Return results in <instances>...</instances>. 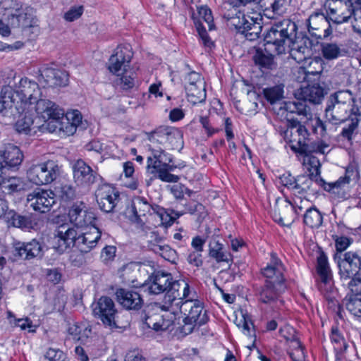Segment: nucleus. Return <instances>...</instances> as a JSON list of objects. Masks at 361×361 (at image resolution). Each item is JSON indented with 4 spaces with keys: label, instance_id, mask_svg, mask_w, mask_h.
Listing matches in <instances>:
<instances>
[{
    "label": "nucleus",
    "instance_id": "7c9ffc66",
    "mask_svg": "<svg viewBox=\"0 0 361 361\" xmlns=\"http://www.w3.org/2000/svg\"><path fill=\"white\" fill-rule=\"evenodd\" d=\"M291 0H260L264 15L269 18H274L283 15L290 4Z\"/></svg>",
    "mask_w": 361,
    "mask_h": 361
},
{
    "label": "nucleus",
    "instance_id": "052dcab7",
    "mask_svg": "<svg viewBox=\"0 0 361 361\" xmlns=\"http://www.w3.org/2000/svg\"><path fill=\"white\" fill-rule=\"evenodd\" d=\"M185 210L191 214L198 216L199 218H204L207 215L204 206L197 202H191L185 204Z\"/></svg>",
    "mask_w": 361,
    "mask_h": 361
},
{
    "label": "nucleus",
    "instance_id": "79ce46f5",
    "mask_svg": "<svg viewBox=\"0 0 361 361\" xmlns=\"http://www.w3.org/2000/svg\"><path fill=\"white\" fill-rule=\"evenodd\" d=\"M322 53L326 59L333 60L344 56L345 51L342 44L334 42H324L322 44Z\"/></svg>",
    "mask_w": 361,
    "mask_h": 361
},
{
    "label": "nucleus",
    "instance_id": "603ef678",
    "mask_svg": "<svg viewBox=\"0 0 361 361\" xmlns=\"http://www.w3.org/2000/svg\"><path fill=\"white\" fill-rule=\"evenodd\" d=\"M322 64L320 63V66L317 65H312L310 66L308 63H303L300 67L298 68V72L301 75L298 78V80L300 82H302L306 80L307 76L308 75H316L321 73L322 71Z\"/></svg>",
    "mask_w": 361,
    "mask_h": 361
},
{
    "label": "nucleus",
    "instance_id": "423d86ee",
    "mask_svg": "<svg viewBox=\"0 0 361 361\" xmlns=\"http://www.w3.org/2000/svg\"><path fill=\"white\" fill-rule=\"evenodd\" d=\"M326 120L337 125L354 116H361V108L350 90H339L330 95L325 109Z\"/></svg>",
    "mask_w": 361,
    "mask_h": 361
},
{
    "label": "nucleus",
    "instance_id": "c85d7f7f",
    "mask_svg": "<svg viewBox=\"0 0 361 361\" xmlns=\"http://www.w3.org/2000/svg\"><path fill=\"white\" fill-rule=\"evenodd\" d=\"M350 177L348 172L346 171L344 176L340 177L336 181L326 183L324 180V183H319L325 190L334 194L338 199H348L350 195L349 192V183Z\"/></svg>",
    "mask_w": 361,
    "mask_h": 361
},
{
    "label": "nucleus",
    "instance_id": "6ab92c4d",
    "mask_svg": "<svg viewBox=\"0 0 361 361\" xmlns=\"http://www.w3.org/2000/svg\"><path fill=\"white\" fill-rule=\"evenodd\" d=\"M197 13L200 19L195 20L197 30L204 46L210 47L213 42L207 33V27L209 30H214V18L212 11L207 6H202L197 8Z\"/></svg>",
    "mask_w": 361,
    "mask_h": 361
},
{
    "label": "nucleus",
    "instance_id": "f704fd0d",
    "mask_svg": "<svg viewBox=\"0 0 361 361\" xmlns=\"http://www.w3.org/2000/svg\"><path fill=\"white\" fill-rule=\"evenodd\" d=\"M316 185L319 184L315 182L314 177L310 174L299 176L296 178L293 193L300 196H304L307 192L314 193L317 191Z\"/></svg>",
    "mask_w": 361,
    "mask_h": 361
},
{
    "label": "nucleus",
    "instance_id": "4d7b16f0",
    "mask_svg": "<svg viewBox=\"0 0 361 361\" xmlns=\"http://www.w3.org/2000/svg\"><path fill=\"white\" fill-rule=\"evenodd\" d=\"M331 342L334 343V349L336 351L342 352L347 348L344 338L338 332L337 329L332 328L331 335Z\"/></svg>",
    "mask_w": 361,
    "mask_h": 361
},
{
    "label": "nucleus",
    "instance_id": "e2e57ef3",
    "mask_svg": "<svg viewBox=\"0 0 361 361\" xmlns=\"http://www.w3.org/2000/svg\"><path fill=\"white\" fill-rule=\"evenodd\" d=\"M171 314L173 315H171V317L168 319H165L164 315L161 316L158 314L157 319H158L157 324L159 326L156 325L154 330L156 331H166L172 326L173 325L175 316L173 313Z\"/></svg>",
    "mask_w": 361,
    "mask_h": 361
},
{
    "label": "nucleus",
    "instance_id": "864d4df0",
    "mask_svg": "<svg viewBox=\"0 0 361 361\" xmlns=\"http://www.w3.org/2000/svg\"><path fill=\"white\" fill-rule=\"evenodd\" d=\"M8 319L10 324L14 326H19L22 330L27 329L29 332H35L36 326L32 324V321L28 318L15 319L11 312H8Z\"/></svg>",
    "mask_w": 361,
    "mask_h": 361
},
{
    "label": "nucleus",
    "instance_id": "7ed1b4c3",
    "mask_svg": "<svg viewBox=\"0 0 361 361\" xmlns=\"http://www.w3.org/2000/svg\"><path fill=\"white\" fill-rule=\"evenodd\" d=\"M147 289L151 294L158 295L166 293L159 304L162 310H170L173 306H178L181 299L190 294V286L185 281H173L171 274L154 273L149 279Z\"/></svg>",
    "mask_w": 361,
    "mask_h": 361
},
{
    "label": "nucleus",
    "instance_id": "09e8293b",
    "mask_svg": "<svg viewBox=\"0 0 361 361\" xmlns=\"http://www.w3.org/2000/svg\"><path fill=\"white\" fill-rule=\"evenodd\" d=\"M305 163L308 166L309 174L314 177L315 182L317 183H324V180L320 176V163L317 158L314 157H307L305 159Z\"/></svg>",
    "mask_w": 361,
    "mask_h": 361
},
{
    "label": "nucleus",
    "instance_id": "ddd939ff",
    "mask_svg": "<svg viewBox=\"0 0 361 361\" xmlns=\"http://www.w3.org/2000/svg\"><path fill=\"white\" fill-rule=\"evenodd\" d=\"M55 195L50 190L36 188L27 195V207L39 213L49 212L55 204Z\"/></svg>",
    "mask_w": 361,
    "mask_h": 361
},
{
    "label": "nucleus",
    "instance_id": "a211bd4d",
    "mask_svg": "<svg viewBox=\"0 0 361 361\" xmlns=\"http://www.w3.org/2000/svg\"><path fill=\"white\" fill-rule=\"evenodd\" d=\"M285 288V283L265 281V283L258 289L257 295L258 300L261 303L271 307L277 306L279 302L282 303L280 297Z\"/></svg>",
    "mask_w": 361,
    "mask_h": 361
},
{
    "label": "nucleus",
    "instance_id": "c9c22d12",
    "mask_svg": "<svg viewBox=\"0 0 361 361\" xmlns=\"http://www.w3.org/2000/svg\"><path fill=\"white\" fill-rule=\"evenodd\" d=\"M310 53V49L305 45H298L297 47H292L290 50V57L298 63H308L310 66L312 65L320 66V60L311 58Z\"/></svg>",
    "mask_w": 361,
    "mask_h": 361
},
{
    "label": "nucleus",
    "instance_id": "49530a36",
    "mask_svg": "<svg viewBox=\"0 0 361 361\" xmlns=\"http://www.w3.org/2000/svg\"><path fill=\"white\" fill-rule=\"evenodd\" d=\"M284 85L279 84L263 90L264 98L270 103L275 104L283 98Z\"/></svg>",
    "mask_w": 361,
    "mask_h": 361
},
{
    "label": "nucleus",
    "instance_id": "774afa93",
    "mask_svg": "<svg viewBox=\"0 0 361 361\" xmlns=\"http://www.w3.org/2000/svg\"><path fill=\"white\" fill-rule=\"evenodd\" d=\"M354 20L352 22V27L354 32L361 35V8H355L353 13Z\"/></svg>",
    "mask_w": 361,
    "mask_h": 361
},
{
    "label": "nucleus",
    "instance_id": "13d9d810",
    "mask_svg": "<svg viewBox=\"0 0 361 361\" xmlns=\"http://www.w3.org/2000/svg\"><path fill=\"white\" fill-rule=\"evenodd\" d=\"M237 326L241 329L243 333L250 338L255 337V331L254 329L253 323L250 319H248L242 315V319L238 323H236Z\"/></svg>",
    "mask_w": 361,
    "mask_h": 361
},
{
    "label": "nucleus",
    "instance_id": "58836bf2",
    "mask_svg": "<svg viewBox=\"0 0 361 361\" xmlns=\"http://www.w3.org/2000/svg\"><path fill=\"white\" fill-rule=\"evenodd\" d=\"M32 110L33 109H26L23 113H19L15 117L8 116L13 119H16L17 116L18 117L16 126L19 133H30L34 129V127H32L33 119L30 114Z\"/></svg>",
    "mask_w": 361,
    "mask_h": 361
},
{
    "label": "nucleus",
    "instance_id": "de8ad7c7",
    "mask_svg": "<svg viewBox=\"0 0 361 361\" xmlns=\"http://www.w3.org/2000/svg\"><path fill=\"white\" fill-rule=\"evenodd\" d=\"M153 215L159 217V225L164 227L171 226L176 220V217L172 215L170 209H166L157 204L154 209Z\"/></svg>",
    "mask_w": 361,
    "mask_h": 361
},
{
    "label": "nucleus",
    "instance_id": "c756f323",
    "mask_svg": "<svg viewBox=\"0 0 361 361\" xmlns=\"http://www.w3.org/2000/svg\"><path fill=\"white\" fill-rule=\"evenodd\" d=\"M116 295L118 302L126 310H138L143 305L142 298L136 291L120 288L116 290Z\"/></svg>",
    "mask_w": 361,
    "mask_h": 361
},
{
    "label": "nucleus",
    "instance_id": "39448f33",
    "mask_svg": "<svg viewBox=\"0 0 361 361\" xmlns=\"http://www.w3.org/2000/svg\"><path fill=\"white\" fill-rule=\"evenodd\" d=\"M305 118L301 116L300 121L291 119L288 121V127L284 131L283 138L289 143L290 149L301 154L307 155L312 153L324 154L330 151L329 145L322 140L310 142L309 133L307 127L312 126L311 123H304Z\"/></svg>",
    "mask_w": 361,
    "mask_h": 361
},
{
    "label": "nucleus",
    "instance_id": "2eb2a0df",
    "mask_svg": "<svg viewBox=\"0 0 361 361\" xmlns=\"http://www.w3.org/2000/svg\"><path fill=\"white\" fill-rule=\"evenodd\" d=\"M156 206L157 204H152L144 197H134L130 207L132 213L130 220L141 226H143L147 221L148 216H153Z\"/></svg>",
    "mask_w": 361,
    "mask_h": 361
},
{
    "label": "nucleus",
    "instance_id": "680f3d73",
    "mask_svg": "<svg viewBox=\"0 0 361 361\" xmlns=\"http://www.w3.org/2000/svg\"><path fill=\"white\" fill-rule=\"evenodd\" d=\"M2 187L7 190L8 193L18 192L23 189L22 181L16 178H6Z\"/></svg>",
    "mask_w": 361,
    "mask_h": 361
},
{
    "label": "nucleus",
    "instance_id": "6e6d98bb",
    "mask_svg": "<svg viewBox=\"0 0 361 361\" xmlns=\"http://www.w3.org/2000/svg\"><path fill=\"white\" fill-rule=\"evenodd\" d=\"M135 73L132 71H126L118 76L117 84L123 90H129L135 86Z\"/></svg>",
    "mask_w": 361,
    "mask_h": 361
},
{
    "label": "nucleus",
    "instance_id": "a878e982",
    "mask_svg": "<svg viewBox=\"0 0 361 361\" xmlns=\"http://www.w3.org/2000/svg\"><path fill=\"white\" fill-rule=\"evenodd\" d=\"M307 25L309 33L318 39L329 36L331 32V26L323 14L314 13L307 20Z\"/></svg>",
    "mask_w": 361,
    "mask_h": 361
},
{
    "label": "nucleus",
    "instance_id": "5701e85b",
    "mask_svg": "<svg viewBox=\"0 0 361 361\" xmlns=\"http://www.w3.org/2000/svg\"><path fill=\"white\" fill-rule=\"evenodd\" d=\"M73 170L74 180L78 185L89 187L100 177L97 171H94L82 159L76 161Z\"/></svg>",
    "mask_w": 361,
    "mask_h": 361
},
{
    "label": "nucleus",
    "instance_id": "37998d69",
    "mask_svg": "<svg viewBox=\"0 0 361 361\" xmlns=\"http://www.w3.org/2000/svg\"><path fill=\"white\" fill-rule=\"evenodd\" d=\"M82 116L78 110L68 111L66 114V123L64 131L68 135H73L75 133L77 127L82 123Z\"/></svg>",
    "mask_w": 361,
    "mask_h": 361
},
{
    "label": "nucleus",
    "instance_id": "338daca9",
    "mask_svg": "<svg viewBox=\"0 0 361 361\" xmlns=\"http://www.w3.org/2000/svg\"><path fill=\"white\" fill-rule=\"evenodd\" d=\"M83 13V7H72L70 10L64 14V19L66 21L72 22L79 18Z\"/></svg>",
    "mask_w": 361,
    "mask_h": 361
},
{
    "label": "nucleus",
    "instance_id": "cd10ccee",
    "mask_svg": "<svg viewBox=\"0 0 361 361\" xmlns=\"http://www.w3.org/2000/svg\"><path fill=\"white\" fill-rule=\"evenodd\" d=\"M23 157L19 147L12 144H8L3 149H0V164L4 165L8 171L20 165Z\"/></svg>",
    "mask_w": 361,
    "mask_h": 361
},
{
    "label": "nucleus",
    "instance_id": "69168bd1",
    "mask_svg": "<svg viewBox=\"0 0 361 361\" xmlns=\"http://www.w3.org/2000/svg\"><path fill=\"white\" fill-rule=\"evenodd\" d=\"M334 238L336 250L339 252L346 250L352 243L351 239L345 236H335Z\"/></svg>",
    "mask_w": 361,
    "mask_h": 361
},
{
    "label": "nucleus",
    "instance_id": "c03bdc74",
    "mask_svg": "<svg viewBox=\"0 0 361 361\" xmlns=\"http://www.w3.org/2000/svg\"><path fill=\"white\" fill-rule=\"evenodd\" d=\"M323 221L321 212L315 207H310L307 209L304 216L303 221L305 225L310 228H319Z\"/></svg>",
    "mask_w": 361,
    "mask_h": 361
},
{
    "label": "nucleus",
    "instance_id": "f8f14e48",
    "mask_svg": "<svg viewBox=\"0 0 361 361\" xmlns=\"http://www.w3.org/2000/svg\"><path fill=\"white\" fill-rule=\"evenodd\" d=\"M92 307L94 316L100 319L105 326L120 327L118 311L111 298L102 296Z\"/></svg>",
    "mask_w": 361,
    "mask_h": 361
},
{
    "label": "nucleus",
    "instance_id": "bb28decb",
    "mask_svg": "<svg viewBox=\"0 0 361 361\" xmlns=\"http://www.w3.org/2000/svg\"><path fill=\"white\" fill-rule=\"evenodd\" d=\"M44 119H53L58 123V119H64V111L59 105L49 99H38L33 105V109Z\"/></svg>",
    "mask_w": 361,
    "mask_h": 361
},
{
    "label": "nucleus",
    "instance_id": "4c0bfd02",
    "mask_svg": "<svg viewBox=\"0 0 361 361\" xmlns=\"http://www.w3.org/2000/svg\"><path fill=\"white\" fill-rule=\"evenodd\" d=\"M188 99L195 104L204 102L206 99L205 84L185 85Z\"/></svg>",
    "mask_w": 361,
    "mask_h": 361
},
{
    "label": "nucleus",
    "instance_id": "412c9836",
    "mask_svg": "<svg viewBox=\"0 0 361 361\" xmlns=\"http://www.w3.org/2000/svg\"><path fill=\"white\" fill-rule=\"evenodd\" d=\"M285 271L284 264L275 252L270 253L267 265L261 269V273L266 278V281L281 283L285 282Z\"/></svg>",
    "mask_w": 361,
    "mask_h": 361
},
{
    "label": "nucleus",
    "instance_id": "20e7f679",
    "mask_svg": "<svg viewBox=\"0 0 361 361\" xmlns=\"http://www.w3.org/2000/svg\"><path fill=\"white\" fill-rule=\"evenodd\" d=\"M324 90L319 85H308L301 88V99H298L294 102H286L283 108L288 112L303 116L305 123L308 125L309 123H311L313 132L317 133L319 129V134L324 135L326 131V126L319 117L314 116L311 108L307 104V102L314 104H320L324 97Z\"/></svg>",
    "mask_w": 361,
    "mask_h": 361
},
{
    "label": "nucleus",
    "instance_id": "1a4fd4ad",
    "mask_svg": "<svg viewBox=\"0 0 361 361\" xmlns=\"http://www.w3.org/2000/svg\"><path fill=\"white\" fill-rule=\"evenodd\" d=\"M228 24L245 37L253 41L259 37L262 30V18L259 13L243 14L238 11L235 16L227 17Z\"/></svg>",
    "mask_w": 361,
    "mask_h": 361
},
{
    "label": "nucleus",
    "instance_id": "0e129e2a",
    "mask_svg": "<svg viewBox=\"0 0 361 361\" xmlns=\"http://www.w3.org/2000/svg\"><path fill=\"white\" fill-rule=\"evenodd\" d=\"M153 252L160 255L162 257L169 260L171 257H173L176 251L171 249L169 245H165L164 243L161 245L153 247Z\"/></svg>",
    "mask_w": 361,
    "mask_h": 361
},
{
    "label": "nucleus",
    "instance_id": "473e14b6",
    "mask_svg": "<svg viewBox=\"0 0 361 361\" xmlns=\"http://www.w3.org/2000/svg\"><path fill=\"white\" fill-rule=\"evenodd\" d=\"M14 252L15 255H18L25 259H30L42 256V246L35 240L27 243L17 242L14 243Z\"/></svg>",
    "mask_w": 361,
    "mask_h": 361
},
{
    "label": "nucleus",
    "instance_id": "aec40b11",
    "mask_svg": "<svg viewBox=\"0 0 361 361\" xmlns=\"http://www.w3.org/2000/svg\"><path fill=\"white\" fill-rule=\"evenodd\" d=\"M1 10L4 11L3 15L12 26H27V13L22 11L21 5L17 1L4 0L0 4Z\"/></svg>",
    "mask_w": 361,
    "mask_h": 361
},
{
    "label": "nucleus",
    "instance_id": "72a5a7b5",
    "mask_svg": "<svg viewBox=\"0 0 361 361\" xmlns=\"http://www.w3.org/2000/svg\"><path fill=\"white\" fill-rule=\"evenodd\" d=\"M78 233L77 231L67 225H61L57 231V237L59 238V246L68 248L71 246L75 247L76 239H78Z\"/></svg>",
    "mask_w": 361,
    "mask_h": 361
},
{
    "label": "nucleus",
    "instance_id": "a18cd8bd",
    "mask_svg": "<svg viewBox=\"0 0 361 361\" xmlns=\"http://www.w3.org/2000/svg\"><path fill=\"white\" fill-rule=\"evenodd\" d=\"M68 333L73 338L81 342H85L90 336L92 330L84 324H73L68 328Z\"/></svg>",
    "mask_w": 361,
    "mask_h": 361
},
{
    "label": "nucleus",
    "instance_id": "393cba45",
    "mask_svg": "<svg viewBox=\"0 0 361 361\" xmlns=\"http://www.w3.org/2000/svg\"><path fill=\"white\" fill-rule=\"evenodd\" d=\"M102 233L94 225L78 235L75 242V247L82 253H88L97 247L101 239Z\"/></svg>",
    "mask_w": 361,
    "mask_h": 361
},
{
    "label": "nucleus",
    "instance_id": "9d476101",
    "mask_svg": "<svg viewBox=\"0 0 361 361\" xmlns=\"http://www.w3.org/2000/svg\"><path fill=\"white\" fill-rule=\"evenodd\" d=\"M60 172V167L56 161L48 160L42 162H32L27 171V176L32 183L42 185L55 180Z\"/></svg>",
    "mask_w": 361,
    "mask_h": 361
},
{
    "label": "nucleus",
    "instance_id": "dca6fc26",
    "mask_svg": "<svg viewBox=\"0 0 361 361\" xmlns=\"http://www.w3.org/2000/svg\"><path fill=\"white\" fill-rule=\"evenodd\" d=\"M97 202L101 210L109 213L114 212L119 202V192L109 184L102 185L95 191Z\"/></svg>",
    "mask_w": 361,
    "mask_h": 361
},
{
    "label": "nucleus",
    "instance_id": "bf43d9fd",
    "mask_svg": "<svg viewBox=\"0 0 361 361\" xmlns=\"http://www.w3.org/2000/svg\"><path fill=\"white\" fill-rule=\"evenodd\" d=\"M341 259L348 263L357 272L360 271L361 268V257L356 252H347Z\"/></svg>",
    "mask_w": 361,
    "mask_h": 361
},
{
    "label": "nucleus",
    "instance_id": "b1692460",
    "mask_svg": "<svg viewBox=\"0 0 361 361\" xmlns=\"http://www.w3.org/2000/svg\"><path fill=\"white\" fill-rule=\"evenodd\" d=\"M70 221L78 227L94 225V214L87 210L83 202L75 203L68 212Z\"/></svg>",
    "mask_w": 361,
    "mask_h": 361
},
{
    "label": "nucleus",
    "instance_id": "8fccbe9b",
    "mask_svg": "<svg viewBox=\"0 0 361 361\" xmlns=\"http://www.w3.org/2000/svg\"><path fill=\"white\" fill-rule=\"evenodd\" d=\"M337 264L339 269V275L343 281H350L353 278L357 276V271L352 268L348 263L343 261L341 257L338 259Z\"/></svg>",
    "mask_w": 361,
    "mask_h": 361
},
{
    "label": "nucleus",
    "instance_id": "2f4dec72",
    "mask_svg": "<svg viewBox=\"0 0 361 361\" xmlns=\"http://www.w3.org/2000/svg\"><path fill=\"white\" fill-rule=\"evenodd\" d=\"M208 256L214 259L216 263L225 262L229 266L233 262L232 255L227 251L224 245L216 238L212 239L208 245Z\"/></svg>",
    "mask_w": 361,
    "mask_h": 361
},
{
    "label": "nucleus",
    "instance_id": "ea45409f",
    "mask_svg": "<svg viewBox=\"0 0 361 361\" xmlns=\"http://www.w3.org/2000/svg\"><path fill=\"white\" fill-rule=\"evenodd\" d=\"M7 222L11 226L20 228H30L32 227V221L30 216H23L14 211H9L5 216Z\"/></svg>",
    "mask_w": 361,
    "mask_h": 361
},
{
    "label": "nucleus",
    "instance_id": "3c124183",
    "mask_svg": "<svg viewBox=\"0 0 361 361\" xmlns=\"http://www.w3.org/2000/svg\"><path fill=\"white\" fill-rule=\"evenodd\" d=\"M349 119L350 120V123L343 128L341 133V137L348 141H350L353 137L357 134V128L361 116H354Z\"/></svg>",
    "mask_w": 361,
    "mask_h": 361
},
{
    "label": "nucleus",
    "instance_id": "f257e3e1",
    "mask_svg": "<svg viewBox=\"0 0 361 361\" xmlns=\"http://www.w3.org/2000/svg\"><path fill=\"white\" fill-rule=\"evenodd\" d=\"M182 131L175 127L159 126L150 133L147 145L150 152L147 158V171L155 178L166 183H177L179 177L171 173L177 168L172 164V157L158 145L170 149L180 150L183 147Z\"/></svg>",
    "mask_w": 361,
    "mask_h": 361
},
{
    "label": "nucleus",
    "instance_id": "6e6552de",
    "mask_svg": "<svg viewBox=\"0 0 361 361\" xmlns=\"http://www.w3.org/2000/svg\"><path fill=\"white\" fill-rule=\"evenodd\" d=\"M295 28V23L289 20H284L271 26L264 36V50L278 55L284 54L289 47L291 32Z\"/></svg>",
    "mask_w": 361,
    "mask_h": 361
},
{
    "label": "nucleus",
    "instance_id": "a19ab883",
    "mask_svg": "<svg viewBox=\"0 0 361 361\" xmlns=\"http://www.w3.org/2000/svg\"><path fill=\"white\" fill-rule=\"evenodd\" d=\"M273 52H267L260 49H257L253 56L255 63L262 68L272 70L275 68L276 64L274 61Z\"/></svg>",
    "mask_w": 361,
    "mask_h": 361
},
{
    "label": "nucleus",
    "instance_id": "5fc2aeb1",
    "mask_svg": "<svg viewBox=\"0 0 361 361\" xmlns=\"http://www.w3.org/2000/svg\"><path fill=\"white\" fill-rule=\"evenodd\" d=\"M56 190L63 201H71L76 197L75 189L70 184H62L60 187L56 188Z\"/></svg>",
    "mask_w": 361,
    "mask_h": 361
},
{
    "label": "nucleus",
    "instance_id": "f3484780",
    "mask_svg": "<svg viewBox=\"0 0 361 361\" xmlns=\"http://www.w3.org/2000/svg\"><path fill=\"white\" fill-rule=\"evenodd\" d=\"M325 5L329 19L336 24L348 22L355 9L344 0H327Z\"/></svg>",
    "mask_w": 361,
    "mask_h": 361
},
{
    "label": "nucleus",
    "instance_id": "0eeeda50",
    "mask_svg": "<svg viewBox=\"0 0 361 361\" xmlns=\"http://www.w3.org/2000/svg\"><path fill=\"white\" fill-rule=\"evenodd\" d=\"M195 297V293H192L190 291L189 296L181 299L180 305L173 306L169 310L173 314L179 310L185 316L181 331L186 335L191 334L196 326L199 327L204 324L208 320L202 302L196 300Z\"/></svg>",
    "mask_w": 361,
    "mask_h": 361
},
{
    "label": "nucleus",
    "instance_id": "4468645a",
    "mask_svg": "<svg viewBox=\"0 0 361 361\" xmlns=\"http://www.w3.org/2000/svg\"><path fill=\"white\" fill-rule=\"evenodd\" d=\"M132 58L133 52L129 45L118 46L109 59V71L114 75L120 76L130 66Z\"/></svg>",
    "mask_w": 361,
    "mask_h": 361
},
{
    "label": "nucleus",
    "instance_id": "4be33fe9",
    "mask_svg": "<svg viewBox=\"0 0 361 361\" xmlns=\"http://www.w3.org/2000/svg\"><path fill=\"white\" fill-rule=\"evenodd\" d=\"M38 81L49 87L66 86L68 82V74L62 70L43 66L39 70Z\"/></svg>",
    "mask_w": 361,
    "mask_h": 361
},
{
    "label": "nucleus",
    "instance_id": "f03ea898",
    "mask_svg": "<svg viewBox=\"0 0 361 361\" xmlns=\"http://www.w3.org/2000/svg\"><path fill=\"white\" fill-rule=\"evenodd\" d=\"M39 85L27 78H21L13 89L11 86L2 87L0 95V114L4 116H16L33 105L41 97Z\"/></svg>",
    "mask_w": 361,
    "mask_h": 361
},
{
    "label": "nucleus",
    "instance_id": "e433bc0d",
    "mask_svg": "<svg viewBox=\"0 0 361 361\" xmlns=\"http://www.w3.org/2000/svg\"><path fill=\"white\" fill-rule=\"evenodd\" d=\"M346 309L355 317L361 318V290L350 291L343 300Z\"/></svg>",
    "mask_w": 361,
    "mask_h": 361
},
{
    "label": "nucleus",
    "instance_id": "9b49d317",
    "mask_svg": "<svg viewBox=\"0 0 361 361\" xmlns=\"http://www.w3.org/2000/svg\"><path fill=\"white\" fill-rule=\"evenodd\" d=\"M317 273L318 274L317 287L324 297L330 302L335 305L336 294L332 281V274L330 269L327 257L322 252L317 257Z\"/></svg>",
    "mask_w": 361,
    "mask_h": 361
}]
</instances>
